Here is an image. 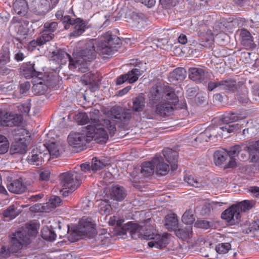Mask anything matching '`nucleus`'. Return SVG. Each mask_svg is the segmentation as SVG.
Returning <instances> with one entry per match:
<instances>
[{"mask_svg":"<svg viewBox=\"0 0 259 259\" xmlns=\"http://www.w3.org/2000/svg\"><path fill=\"white\" fill-rule=\"evenodd\" d=\"M150 221L151 219L147 220L145 226H140L138 224L129 222L123 227L128 230L133 238L136 239L143 237L145 239L152 240L148 243L149 247L161 248L168 243L167 235L161 236L157 234L154 227L149 225Z\"/></svg>","mask_w":259,"mask_h":259,"instance_id":"3","label":"nucleus"},{"mask_svg":"<svg viewBox=\"0 0 259 259\" xmlns=\"http://www.w3.org/2000/svg\"><path fill=\"white\" fill-rule=\"evenodd\" d=\"M50 177V172L49 170H44L40 174L39 177L41 180L48 181Z\"/></svg>","mask_w":259,"mask_h":259,"instance_id":"61","label":"nucleus"},{"mask_svg":"<svg viewBox=\"0 0 259 259\" xmlns=\"http://www.w3.org/2000/svg\"><path fill=\"white\" fill-rule=\"evenodd\" d=\"M253 202L249 200H244L238 204H236V206L239 208V212L240 213L241 211H245L247 209L251 208L253 206Z\"/></svg>","mask_w":259,"mask_h":259,"instance_id":"48","label":"nucleus"},{"mask_svg":"<svg viewBox=\"0 0 259 259\" xmlns=\"http://www.w3.org/2000/svg\"><path fill=\"white\" fill-rule=\"evenodd\" d=\"M99 211L103 214H109L111 211V206L110 204L106 201L102 200L99 204Z\"/></svg>","mask_w":259,"mask_h":259,"instance_id":"43","label":"nucleus"},{"mask_svg":"<svg viewBox=\"0 0 259 259\" xmlns=\"http://www.w3.org/2000/svg\"><path fill=\"white\" fill-rule=\"evenodd\" d=\"M9 191L14 193H22L26 190V186L19 180L14 181L8 186Z\"/></svg>","mask_w":259,"mask_h":259,"instance_id":"31","label":"nucleus"},{"mask_svg":"<svg viewBox=\"0 0 259 259\" xmlns=\"http://www.w3.org/2000/svg\"><path fill=\"white\" fill-rule=\"evenodd\" d=\"M135 1L137 2H140L149 8H151L153 6H154V5L155 4V0H135Z\"/></svg>","mask_w":259,"mask_h":259,"instance_id":"60","label":"nucleus"},{"mask_svg":"<svg viewBox=\"0 0 259 259\" xmlns=\"http://www.w3.org/2000/svg\"><path fill=\"white\" fill-rule=\"evenodd\" d=\"M25 58L24 55L23 53L19 51L15 54L14 59L18 62L22 61Z\"/></svg>","mask_w":259,"mask_h":259,"instance_id":"64","label":"nucleus"},{"mask_svg":"<svg viewBox=\"0 0 259 259\" xmlns=\"http://www.w3.org/2000/svg\"><path fill=\"white\" fill-rule=\"evenodd\" d=\"M106 165V163L97 158L92 159L91 169L93 171H96L103 169Z\"/></svg>","mask_w":259,"mask_h":259,"instance_id":"45","label":"nucleus"},{"mask_svg":"<svg viewBox=\"0 0 259 259\" xmlns=\"http://www.w3.org/2000/svg\"><path fill=\"white\" fill-rule=\"evenodd\" d=\"M126 194L123 187L118 185L113 186L111 193L113 199L121 201L124 199Z\"/></svg>","mask_w":259,"mask_h":259,"instance_id":"28","label":"nucleus"},{"mask_svg":"<svg viewBox=\"0 0 259 259\" xmlns=\"http://www.w3.org/2000/svg\"><path fill=\"white\" fill-rule=\"evenodd\" d=\"M164 225L169 231L176 230L178 225V219L174 213L169 214L165 218Z\"/></svg>","mask_w":259,"mask_h":259,"instance_id":"29","label":"nucleus"},{"mask_svg":"<svg viewBox=\"0 0 259 259\" xmlns=\"http://www.w3.org/2000/svg\"><path fill=\"white\" fill-rule=\"evenodd\" d=\"M185 181L189 185L200 188L203 186L202 182L193 176H187L184 178Z\"/></svg>","mask_w":259,"mask_h":259,"instance_id":"42","label":"nucleus"},{"mask_svg":"<svg viewBox=\"0 0 259 259\" xmlns=\"http://www.w3.org/2000/svg\"><path fill=\"white\" fill-rule=\"evenodd\" d=\"M10 144L7 138L0 135V154L6 153L9 148Z\"/></svg>","mask_w":259,"mask_h":259,"instance_id":"46","label":"nucleus"},{"mask_svg":"<svg viewBox=\"0 0 259 259\" xmlns=\"http://www.w3.org/2000/svg\"><path fill=\"white\" fill-rule=\"evenodd\" d=\"M164 101L158 103L156 105V113H166V112H170L175 111L180 109H185L187 112V110L186 103L185 102L179 103V100L177 102L172 103L170 100H164Z\"/></svg>","mask_w":259,"mask_h":259,"instance_id":"11","label":"nucleus"},{"mask_svg":"<svg viewBox=\"0 0 259 259\" xmlns=\"http://www.w3.org/2000/svg\"><path fill=\"white\" fill-rule=\"evenodd\" d=\"M131 88H132L131 86L128 85V86H127L125 88H123V89L119 90L118 92L117 95L118 96H122L125 95L131 89Z\"/></svg>","mask_w":259,"mask_h":259,"instance_id":"62","label":"nucleus"},{"mask_svg":"<svg viewBox=\"0 0 259 259\" xmlns=\"http://www.w3.org/2000/svg\"><path fill=\"white\" fill-rule=\"evenodd\" d=\"M31 107L30 103H25L17 106L19 113H29Z\"/></svg>","mask_w":259,"mask_h":259,"instance_id":"52","label":"nucleus"},{"mask_svg":"<svg viewBox=\"0 0 259 259\" xmlns=\"http://www.w3.org/2000/svg\"><path fill=\"white\" fill-rule=\"evenodd\" d=\"M65 116H61L60 115V119L61 121H60V125L61 126L65 128H69L72 126V123L73 122V120H72L71 119H73L72 116L74 114H65Z\"/></svg>","mask_w":259,"mask_h":259,"instance_id":"39","label":"nucleus"},{"mask_svg":"<svg viewBox=\"0 0 259 259\" xmlns=\"http://www.w3.org/2000/svg\"><path fill=\"white\" fill-rule=\"evenodd\" d=\"M163 157L168 162H175L177 160L178 154L177 151L170 148H165L162 151Z\"/></svg>","mask_w":259,"mask_h":259,"instance_id":"36","label":"nucleus"},{"mask_svg":"<svg viewBox=\"0 0 259 259\" xmlns=\"http://www.w3.org/2000/svg\"><path fill=\"white\" fill-rule=\"evenodd\" d=\"M145 98L141 94L133 99V109L135 112H142L145 107Z\"/></svg>","mask_w":259,"mask_h":259,"instance_id":"30","label":"nucleus"},{"mask_svg":"<svg viewBox=\"0 0 259 259\" xmlns=\"http://www.w3.org/2000/svg\"><path fill=\"white\" fill-rule=\"evenodd\" d=\"M58 24L57 22L51 21L44 23L41 35L48 41L52 40L55 36V33L59 28Z\"/></svg>","mask_w":259,"mask_h":259,"instance_id":"15","label":"nucleus"},{"mask_svg":"<svg viewBox=\"0 0 259 259\" xmlns=\"http://www.w3.org/2000/svg\"><path fill=\"white\" fill-rule=\"evenodd\" d=\"M37 233V224L36 223L27 224L25 228H21L11 236L10 247L8 249L5 246L1 248L0 258H6L11 253L17 252L23 244H29L31 238L35 236Z\"/></svg>","mask_w":259,"mask_h":259,"instance_id":"4","label":"nucleus"},{"mask_svg":"<svg viewBox=\"0 0 259 259\" xmlns=\"http://www.w3.org/2000/svg\"><path fill=\"white\" fill-rule=\"evenodd\" d=\"M55 228H54L56 234L58 233L59 237L60 238H62L64 237H65L66 235L68 234L70 232V234L68 236V237L70 235V234L72 233L71 230V227H70L69 226H67V227L65 226L64 231H62L61 229L62 226L60 225V223L59 222H57L56 223V226H55Z\"/></svg>","mask_w":259,"mask_h":259,"instance_id":"38","label":"nucleus"},{"mask_svg":"<svg viewBox=\"0 0 259 259\" xmlns=\"http://www.w3.org/2000/svg\"><path fill=\"white\" fill-rule=\"evenodd\" d=\"M74 19H72L69 15H64L62 19L61 20L62 23L64 26L65 29H68L71 25H72L74 22Z\"/></svg>","mask_w":259,"mask_h":259,"instance_id":"51","label":"nucleus"},{"mask_svg":"<svg viewBox=\"0 0 259 259\" xmlns=\"http://www.w3.org/2000/svg\"><path fill=\"white\" fill-rule=\"evenodd\" d=\"M240 213L235 205H233L226 209L222 214V218L225 220L231 225L235 224L240 221Z\"/></svg>","mask_w":259,"mask_h":259,"instance_id":"14","label":"nucleus"},{"mask_svg":"<svg viewBox=\"0 0 259 259\" xmlns=\"http://www.w3.org/2000/svg\"><path fill=\"white\" fill-rule=\"evenodd\" d=\"M30 88V83L28 81H26L21 83L19 85V91L21 94L26 93Z\"/></svg>","mask_w":259,"mask_h":259,"instance_id":"57","label":"nucleus"},{"mask_svg":"<svg viewBox=\"0 0 259 259\" xmlns=\"http://www.w3.org/2000/svg\"><path fill=\"white\" fill-rule=\"evenodd\" d=\"M72 26H74L73 30L70 33V35L78 36L84 32L87 28V22L83 19L78 18L74 20Z\"/></svg>","mask_w":259,"mask_h":259,"instance_id":"24","label":"nucleus"},{"mask_svg":"<svg viewBox=\"0 0 259 259\" xmlns=\"http://www.w3.org/2000/svg\"><path fill=\"white\" fill-rule=\"evenodd\" d=\"M235 115L233 114H226V116L223 118V122L224 123L228 124L237 121L238 118L236 117Z\"/></svg>","mask_w":259,"mask_h":259,"instance_id":"56","label":"nucleus"},{"mask_svg":"<svg viewBox=\"0 0 259 259\" xmlns=\"http://www.w3.org/2000/svg\"><path fill=\"white\" fill-rule=\"evenodd\" d=\"M51 10V5L48 0H33L31 11L34 14L44 16Z\"/></svg>","mask_w":259,"mask_h":259,"instance_id":"13","label":"nucleus"},{"mask_svg":"<svg viewBox=\"0 0 259 259\" xmlns=\"http://www.w3.org/2000/svg\"><path fill=\"white\" fill-rule=\"evenodd\" d=\"M189 78L197 83H206L208 79V73L203 68L191 67L188 69Z\"/></svg>","mask_w":259,"mask_h":259,"instance_id":"12","label":"nucleus"},{"mask_svg":"<svg viewBox=\"0 0 259 259\" xmlns=\"http://www.w3.org/2000/svg\"><path fill=\"white\" fill-rule=\"evenodd\" d=\"M160 99L170 100L173 104L178 101V97L176 95L174 89L169 86L152 87L151 89L149 100L153 104H155Z\"/></svg>","mask_w":259,"mask_h":259,"instance_id":"7","label":"nucleus"},{"mask_svg":"<svg viewBox=\"0 0 259 259\" xmlns=\"http://www.w3.org/2000/svg\"><path fill=\"white\" fill-rule=\"evenodd\" d=\"M220 90L226 93H234L238 89L236 81L231 78L220 80Z\"/></svg>","mask_w":259,"mask_h":259,"instance_id":"22","label":"nucleus"},{"mask_svg":"<svg viewBox=\"0 0 259 259\" xmlns=\"http://www.w3.org/2000/svg\"><path fill=\"white\" fill-rule=\"evenodd\" d=\"M81 80L85 85H89L92 91H94L98 88L101 78L97 73L89 72L81 76Z\"/></svg>","mask_w":259,"mask_h":259,"instance_id":"17","label":"nucleus"},{"mask_svg":"<svg viewBox=\"0 0 259 259\" xmlns=\"http://www.w3.org/2000/svg\"><path fill=\"white\" fill-rule=\"evenodd\" d=\"M48 41L45 39V37L41 35L36 39H33L29 42L28 44V49L33 51L37 46H40L46 44Z\"/></svg>","mask_w":259,"mask_h":259,"instance_id":"41","label":"nucleus"},{"mask_svg":"<svg viewBox=\"0 0 259 259\" xmlns=\"http://www.w3.org/2000/svg\"><path fill=\"white\" fill-rule=\"evenodd\" d=\"M60 185L63 189L61 192L65 196L74 191L81 180L80 176L76 171L63 173L60 175Z\"/></svg>","mask_w":259,"mask_h":259,"instance_id":"8","label":"nucleus"},{"mask_svg":"<svg viewBox=\"0 0 259 259\" xmlns=\"http://www.w3.org/2000/svg\"><path fill=\"white\" fill-rule=\"evenodd\" d=\"M247 93V90L244 89L242 94L238 95V100L240 103L244 104L248 102V98L246 95Z\"/></svg>","mask_w":259,"mask_h":259,"instance_id":"58","label":"nucleus"},{"mask_svg":"<svg viewBox=\"0 0 259 259\" xmlns=\"http://www.w3.org/2000/svg\"><path fill=\"white\" fill-rule=\"evenodd\" d=\"M242 151L240 145H235L229 150L223 149L217 151L214 154V161L216 165L224 168H233L236 166V157Z\"/></svg>","mask_w":259,"mask_h":259,"instance_id":"6","label":"nucleus"},{"mask_svg":"<svg viewBox=\"0 0 259 259\" xmlns=\"http://www.w3.org/2000/svg\"><path fill=\"white\" fill-rule=\"evenodd\" d=\"M47 89V86L42 81L33 84L32 88V92L36 95H41L45 93Z\"/></svg>","mask_w":259,"mask_h":259,"instance_id":"44","label":"nucleus"},{"mask_svg":"<svg viewBox=\"0 0 259 259\" xmlns=\"http://www.w3.org/2000/svg\"><path fill=\"white\" fill-rule=\"evenodd\" d=\"M175 234L182 239L190 238L192 235V226H187L185 228L176 229Z\"/></svg>","mask_w":259,"mask_h":259,"instance_id":"33","label":"nucleus"},{"mask_svg":"<svg viewBox=\"0 0 259 259\" xmlns=\"http://www.w3.org/2000/svg\"><path fill=\"white\" fill-rule=\"evenodd\" d=\"M194 226L197 228L207 229L210 227V224L207 221L199 220L195 223Z\"/></svg>","mask_w":259,"mask_h":259,"instance_id":"54","label":"nucleus"},{"mask_svg":"<svg viewBox=\"0 0 259 259\" xmlns=\"http://www.w3.org/2000/svg\"><path fill=\"white\" fill-rule=\"evenodd\" d=\"M13 8L15 12L20 16H26L29 9L26 0H14Z\"/></svg>","mask_w":259,"mask_h":259,"instance_id":"21","label":"nucleus"},{"mask_svg":"<svg viewBox=\"0 0 259 259\" xmlns=\"http://www.w3.org/2000/svg\"><path fill=\"white\" fill-rule=\"evenodd\" d=\"M3 215L5 218L12 220L18 215V212L15 209L14 206L11 205L4 211Z\"/></svg>","mask_w":259,"mask_h":259,"instance_id":"47","label":"nucleus"},{"mask_svg":"<svg viewBox=\"0 0 259 259\" xmlns=\"http://www.w3.org/2000/svg\"><path fill=\"white\" fill-rule=\"evenodd\" d=\"M52 57L54 60L60 61L61 64L65 63L67 59H69V61L71 60H73L71 58L70 55L66 53L63 49H56L52 53ZM70 66V64L69 65Z\"/></svg>","mask_w":259,"mask_h":259,"instance_id":"26","label":"nucleus"},{"mask_svg":"<svg viewBox=\"0 0 259 259\" xmlns=\"http://www.w3.org/2000/svg\"><path fill=\"white\" fill-rule=\"evenodd\" d=\"M156 174L164 176L169 170V165L164 162L163 157L161 156H156L153 159Z\"/></svg>","mask_w":259,"mask_h":259,"instance_id":"19","label":"nucleus"},{"mask_svg":"<svg viewBox=\"0 0 259 259\" xmlns=\"http://www.w3.org/2000/svg\"><path fill=\"white\" fill-rule=\"evenodd\" d=\"M45 160H49V155L48 153L35 152L34 151L27 158V161L29 164L35 165L41 164Z\"/></svg>","mask_w":259,"mask_h":259,"instance_id":"20","label":"nucleus"},{"mask_svg":"<svg viewBox=\"0 0 259 259\" xmlns=\"http://www.w3.org/2000/svg\"><path fill=\"white\" fill-rule=\"evenodd\" d=\"M61 203V200L60 198L56 196H52L49 199V202L47 203V205L50 208H55L59 206Z\"/></svg>","mask_w":259,"mask_h":259,"instance_id":"50","label":"nucleus"},{"mask_svg":"<svg viewBox=\"0 0 259 259\" xmlns=\"http://www.w3.org/2000/svg\"><path fill=\"white\" fill-rule=\"evenodd\" d=\"M30 142L15 140L12 145L11 151L13 153L23 154L26 152L28 145Z\"/></svg>","mask_w":259,"mask_h":259,"instance_id":"27","label":"nucleus"},{"mask_svg":"<svg viewBox=\"0 0 259 259\" xmlns=\"http://www.w3.org/2000/svg\"><path fill=\"white\" fill-rule=\"evenodd\" d=\"M72 233L68 237L71 242H75L80 237H91L96 234L95 224L90 217L84 216L77 226H71Z\"/></svg>","mask_w":259,"mask_h":259,"instance_id":"5","label":"nucleus"},{"mask_svg":"<svg viewBox=\"0 0 259 259\" xmlns=\"http://www.w3.org/2000/svg\"><path fill=\"white\" fill-rule=\"evenodd\" d=\"M49 155V159L59 157L65 150L64 145L60 142H52L46 147Z\"/></svg>","mask_w":259,"mask_h":259,"instance_id":"18","label":"nucleus"},{"mask_svg":"<svg viewBox=\"0 0 259 259\" xmlns=\"http://www.w3.org/2000/svg\"><path fill=\"white\" fill-rule=\"evenodd\" d=\"M14 140L24 141L30 142L31 135L29 131L24 128L17 127L12 132Z\"/></svg>","mask_w":259,"mask_h":259,"instance_id":"23","label":"nucleus"},{"mask_svg":"<svg viewBox=\"0 0 259 259\" xmlns=\"http://www.w3.org/2000/svg\"><path fill=\"white\" fill-rule=\"evenodd\" d=\"M220 81L210 80L207 84V89L209 92L214 91L219 88L220 90Z\"/></svg>","mask_w":259,"mask_h":259,"instance_id":"53","label":"nucleus"},{"mask_svg":"<svg viewBox=\"0 0 259 259\" xmlns=\"http://www.w3.org/2000/svg\"><path fill=\"white\" fill-rule=\"evenodd\" d=\"M95 42L98 53L103 57L112 56L117 51L121 44L120 38L113 35L110 31L106 32L99 39L90 40L85 43L81 48L75 53L76 57L70 61V68H76L81 72H85L89 69L90 63L94 60L97 56Z\"/></svg>","mask_w":259,"mask_h":259,"instance_id":"1","label":"nucleus"},{"mask_svg":"<svg viewBox=\"0 0 259 259\" xmlns=\"http://www.w3.org/2000/svg\"><path fill=\"white\" fill-rule=\"evenodd\" d=\"M145 65L146 64L141 62L137 63L135 65V68L117 78L116 84L120 85L126 81L129 83H133L137 81L139 77L146 71Z\"/></svg>","mask_w":259,"mask_h":259,"instance_id":"9","label":"nucleus"},{"mask_svg":"<svg viewBox=\"0 0 259 259\" xmlns=\"http://www.w3.org/2000/svg\"><path fill=\"white\" fill-rule=\"evenodd\" d=\"M154 168L153 160L151 161L145 162L142 165L141 174L145 177L151 176L154 171Z\"/></svg>","mask_w":259,"mask_h":259,"instance_id":"35","label":"nucleus"},{"mask_svg":"<svg viewBox=\"0 0 259 259\" xmlns=\"http://www.w3.org/2000/svg\"><path fill=\"white\" fill-rule=\"evenodd\" d=\"M55 226H51V228L46 227L41 230V236L42 237L48 241H53L57 237V234L55 230H54Z\"/></svg>","mask_w":259,"mask_h":259,"instance_id":"32","label":"nucleus"},{"mask_svg":"<svg viewBox=\"0 0 259 259\" xmlns=\"http://www.w3.org/2000/svg\"><path fill=\"white\" fill-rule=\"evenodd\" d=\"M231 248V244L229 243H224L218 244L215 247V250L213 249L209 254H205L206 257H212L211 253L215 252L219 254H223L227 253Z\"/></svg>","mask_w":259,"mask_h":259,"instance_id":"34","label":"nucleus"},{"mask_svg":"<svg viewBox=\"0 0 259 259\" xmlns=\"http://www.w3.org/2000/svg\"><path fill=\"white\" fill-rule=\"evenodd\" d=\"M195 220L193 212L190 209L186 210L183 214L182 218L183 222L188 226H192Z\"/></svg>","mask_w":259,"mask_h":259,"instance_id":"40","label":"nucleus"},{"mask_svg":"<svg viewBox=\"0 0 259 259\" xmlns=\"http://www.w3.org/2000/svg\"><path fill=\"white\" fill-rule=\"evenodd\" d=\"M34 65V63H31V62L24 63L20 68V72L25 78H30L35 76L39 77V80H40L41 79L39 75H41V74L36 70Z\"/></svg>","mask_w":259,"mask_h":259,"instance_id":"16","label":"nucleus"},{"mask_svg":"<svg viewBox=\"0 0 259 259\" xmlns=\"http://www.w3.org/2000/svg\"><path fill=\"white\" fill-rule=\"evenodd\" d=\"M94 140L99 143H105L106 142H99L95 137H88L86 131L82 130L81 132H71L68 136V142L69 145L73 147H79Z\"/></svg>","mask_w":259,"mask_h":259,"instance_id":"10","label":"nucleus"},{"mask_svg":"<svg viewBox=\"0 0 259 259\" xmlns=\"http://www.w3.org/2000/svg\"><path fill=\"white\" fill-rule=\"evenodd\" d=\"M122 112V108L119 106H114L112 107L110 110L109 113H121Z\"/></svg>","mask_w":259,"mask_h":259,"instance_id":"63","label":"nucleus"},{"mask_svg":"<svg viewBox=\"0 0 259 259\" xmlns=\"http://www.w3.org/2000/svg\"><path fill=\"white\" fill-rule=\"evenodd\" d=\"M96 114H74L73 122L78 125H88L82 128L88 137H95L99 142H107L109 134L113 136L116 130V125L119 127L126 124L125 114H110L107 117L96 118Z\"/></svg>","mask_w":259,"mask_h":259,"instance_id":"2","label":"nucleus"},{"mask_svg":"<svg viewBox=\"0 0 259 259\" xmlns=\"http://www.w3.org/2000/svg\"><path fill=\"white\" fill-rule=\"evenodd\" d=\"M186 76V70L184 68H177L170 74V78L176 80H183Z\"/></svg>","mask_w":259,"mask_h":259,"instance_id":"37","label":"nucleus"},{"mask_svg":"<svg viewBox=\"0 0 259 259\" xmlns=\"http://www.w3.org/2000/svg\"><path fill=\"white\" fill-rule=\"evenodd\" d=\"M10 52L8 49H3L0 51V64H7L10 61Z\"/></svg>","mask_w":259,"mask_h":259,"instance_id":"49","label":"nucleus"},{"mask_svg":"<svg viewBox=\"0 0 259 259\" xmlns=\"http://www.w3.org/2000/svg\"><path fill=\"white\" fill-rule=\"evenodd\" d=\"M248 191L251 195L256 197H259V187L256 186H251L248 189Z\"/></svg>","mask_w":259,"mask_h":259,"instance_id":"59","label":"nucleus"},{"mask_svg":"<svg viewBox=\"0 0 259 259\" xmlns=\"http://www.w3.org/2000/svg\"><path fill=\"white\" fill-rule=\"evenodd\" d=\"M131 18L136 23H139L141 21L144 19V15L142 13L133 12L131 15Z\"/></svg>","mask_w":259,"mask_h":259,"instance_id":"55","label":"nucleus"},{"mask_svg":"<svg viewBox=\"0 0 259 259\" xmlns=\"http://www.w3.org/2000/svg\"><path fill=\"white\" fill-rule=\"evenodd\" d=\"M241 147L244 150H247L252 161H256L258 160V159H256V157L259 155V140L250 143L248 146L241 145Z\"/></svg>","mask_w":259,"mask_h":259,"instance_id":"25","label":"nucleus"}]
</instances>
